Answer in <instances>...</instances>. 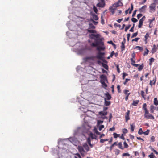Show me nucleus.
I'll return each mask as SVG.
<instances>
[{
	"label": "nucleus",
	"mask_w": 158,
	"mask_h": 158,
	"mask_svg": "<svg viewBox=\"0 0 158 158\" xmlns=\"http://www.w3.org/2000/svg\"><path fill=\"white\" fill-rule=\"evenodd\" d=\"M91 29H88L87 31L89 33H96L97 32L96 30H91Z\"/></svg>",
	"instance_id": "obj_22"
},
{
	"label": "nucleus",
	"mask_w": 158,
	"mask_h": 158,
	"mask_svg": "<svg viewBox=\"0 0 158 158\" xmlns=\"http://www.w3.org/2000/svg\"><path fill=\"white\" fill-rule=\"evenodd\" d=\"M102 39H103L102 38L99 39V38L95 39V43H91L90 44V46L92 47H96L98 46H103L104 45V43L103 41H102Z\"/></svg>",
	"instance_id": "obj_2"
},
{
	"label": "nucleus",
	"mask_w": 158,
	"mask_h": 158,
	"mask_svg": "<svg viewBox=\"0 0 158 158\" xmlns=\"http://www.w3.org/2000/svg\"><path fill=\"white\" fill-rule=\"evenodd\" d=\"M114 137V138H117V137H120V135L119 134H117L115 133H114L113 134Z\"/></svg>",
	"instance_id": "obj_30"
},
{
	"label": "nucleus",
	"mask_w": 158,
	"mask_h": 158,
	"mask_svg": "<svg viewBox=\"0 0 158 158\" xmlns=\"http://www.w3.org/2000/svg\"><path fill=\"white\" fill-rule=\"evenodd\" d=\"M131 130V132H133L134 130L135 126L133 124H130Z\"/></svg>",
	"instance_id": "obj_31"
},
{
	"label": "nucleus",
	"mask_w": 158,
	"mask_h": 158,
	"mask_svg": "<svg viewBox=\"0 0 158 158\" xmlns=\"http://www.w3.org/2000/svg\"><path fill=\"white\" fill-rule=\"evenodd\" d=\"M146 107H147V105H146V103H144L143 106V109L144 110L145 113H148V111L147 110Z\"/></svg>",
	"instance_id": "obj_19"
},
{
	"label": "nucleus",
	"mask_w": 158,
	"mask_h": 158,
	"mask_svg": "<svg viewBox=\"0 0 158 158\" xmlns=\"http://www.w3.org/2000/svg\"><path fill=\"white\" fill-rule=\"evenodd\" d=\"M155 107L154 106L152 105L150 106V111L151 113H153Z\"/></svg>",
	"instance_id": "obj_26"
},
{
	"label": "nucleus",
	"mask_w": 158,
	"mask_h": 158,
	"mask_svg": "<svg viewBox=\"0 0 158 158\" xmlns=\"http://www.w3.org/2000/svg\"><path fill=\"white\" fill-rule=\"evenodd\" d=\"M115 128L114 127H113L112 128H110L109 131H114L115 130Z\"/></svg>",
	"instance_id": "obj_64"
},
{
	"label": "nucleus",
	"mask_w": 158,
	"mask_h": 158,
	"mask_svg": "<svg viewBox=\"0 0 158 158\" xmlns=\"http://www.w3.org/2000/svg\"><path fill=\"white\" fill-rule=\"evenodd\" d=\"M130 79H127V78L126 79H125V81L123 83V84L124 85H126L127 84V82H128V81H130Z\"/></svg>",
	"instance_id": "obj_55"
},
{
	"label": "nucleus",
	"mask_w": 158,
	"mask_h": 158,
	"mask_svg": "<svg viewBox=\"0 0 158 158\" xmlns=\"http://www.w3.org/2000/svg\"><path fill=\"white\" fill-rule=\"evenodd\" d=\"M92 18L95 20H98V17L97 15L94 13L91 14Z\"/></svg>",
	"instance_id": "obj_17"
},
{
	"label": "nucleus",
	"mask_w": 158,
	"mask_h": 158,
	"mask_svg": "<svg viewBox=\"0 0 158 158\" xmlns=\"http://www.w3.org/2000/svg\"><path fill=\"white\" fill-rule=\"evenodd\" d=\"M131 21L134 23H136L138 21L137 20L136 18H133L131 19Z\"/></svg>",
	"instance_id": "obj_49"
},
{
	"label": "nucleus",
	"mask_w": 158,
	"mask_h": 158,
	"mask_svg": "<svg viewBox=\"0 0 158 158\" xmlns=\"http://www.w3.org/2000/svg\"><path fill=\"white\" fill-rule=\"evenodd\" d=\"M102 66L105 68L106 70H108V67L107 64H105L103 63H102Z\"/></svg>",
	"instance_id": "obj_25"
},
{
	"label": "nucleus",
	"mask_w": 158,
	"mask_h": 158,
	"mask_svg": "<svg viewBox=\"0 0 158 158\" xmlns=\"http://www.w3.org/2000/svg\"><path fill=\"white\" fill-rule=\"evenodd\" d=\"M131 64L132 65H133L135 62V61L134 60V59L131 58Z\"/></svg>",
	"instance_id": "obj_52"
},
{
	"label": "nucleus",
	"mask_w": 158,
	"mask_h": 158,
	"mask_svg": "<svg viewBox=\"0 0 158 158\" xmlns=\"http://www.w3.org/2000/svg\"><path fill=\"white\" fill-rule=\"evenodd\" d=\"M144 117L147 119H154V117L151 114H149L148 111V113H145V114L144 115Z\"/></svg>",
	"instance_id": "obj_4"
},
{
	"label": "nucleus",
	"mask_w": 158,
	"mask_h": 158,
	"mask_svg": "<svg viewBox=\"0 0 158 158\" xmlns=\"http://www.w3.org/2000/svg\"><path fill=\"white\" fill-rule=\"evenodd\" d=\"M123 132V134H125L128 132L127 130L125 128L123 129L122 130Z\"/></svg>",
	"instance_id": "obj_46"
},
{
	"label": "nucleus",
	"mask_w": 158,
	"mask_h": 158,
	"mask_svg": "<svg viewBox=\"0 0 158 158\" xmlns=\"http://www.w3.org/2000/svg\"><path fill=\"white\" fill-rule=\"evenodd\" d=\"M101 2L97 4V6L99 7H104L105 5V1L104 0H101Z\"/></svg>",
	"instance_id": "obj_6"
},
{
	"label": "nucleus",
	"mask_w": 158,
	"mask_h": 158,
	"mask_svg": "<svg viewBox=\"0 0 158 158\" xmlns=\"http://www.w3.org/2000/svg\"><path fill=\"white\" fill-rule=\"evenodd\" d=\"M103 121H101V120H98L97 121V124L98 125H99L101 124L102 123H103Z\"/></svg>",
	"instance_id": "obj_57"
},
{
	"label": "nucleus",
	"mask_w": 158,
	"mask_h": 158,
	"mask_svg": "<svg viewBox=\"0 0 158 158\" xmlns=\"http://www.w3.org/2000/svg\"><path fill=\"white\" fill-rule=\"evenodd\" d=\"M90 137L92 139H96V136L95 135H94L92 133L91 134Z\"/></svg>",
	"instance_id": "obj_42"
},
{
	"label": "nucleus",
	"mask_w": 158,
	"mask_h": 158,
	"mask_svg": "<svg viewBox=\"0 0 158 158\" xmlns=\"http://www.w3.org/2000/svg\"><path fill=\"white\" fill-rule=\"evenodd\" d=\"M154 61V59L153 58H151L149 59V64L150 65L152 64V63Z\"/></svg>",
	"instance_id": "obj_34"
},
{
	"label": "nucleus",
	"mask_w": 158,
	"mask_h": 158,
	"mask_svg": "<svg viewBox=\"0 0 158 158\" xmlns=\"http://www.w3.org/2000/svg\"><path fill=\"white\" fill-rule=\"evenodd\" d=\"M89 27L88 29H94L95 28V27L94 26L92 23H89Z\"/></svg>",
	"instance_id": "obj_21"
},
{
	"label": "nucleus",
	"mask_w": 158,
	"mask_h": 158,
	"mask_svg": "<svg viewBox=\"0 0 158 158\" xmlns=\"http://www.w3.org/2000/svg\"><path fill=\"white\" fill-rule=\"evenodd\" d=\"M131 25L130 24L128 25L127 26H126L125 29V31H127L130 28Z\"/></svg>",
	"instance_id": "obj_41"
},
{
	"label": "nucleus",
	"mask_w": 158,
	"mask_h": 158,
	"mask_svg": "<svg viewBox=\"0 0 158 158\" xmlns=\"http://www.w3.org/2000/svg\"><path fill=\"white\" fill-rule=\"evenodd\" d=\"M123 144L124 145V148H128V145L126 143V141H124L123 143Z\"/></svg>",
	"instance_id": "obj_43"
},
{
	"label": "nucleus",
	"mask_w": 158,
	"mask_h": 158,
	"mask_svg": "<svg viewBox=\"0 0 158 158\" xmlns=\"http://www.w3.org/2000/svg\"><path fill=\"white\" fill-rule=\"evenodd\" d=\"M130 93H128V95L126 96V97H125V100L126 101H127L128 100L129 96L130 95Z\"/></svg>",
	"instance_id": "obj_59"
},
{
	"label": "nucleus",
	"mask_w": 158,
	"mask_h": 158,
	"mask_svg": "<svg viewBox=\"0 0 158 158\" xmlns=\"http://www.w3.org/2000/svg\"><path fill=\"white\" fill-rule=\"evenodd\" d=\"M99 36L100 35L98 34H91L89 35L90 38L92 39H94V40L95 39L98 38H99Z\"/></svg>",
	"instance_id": "obj_9"
},
{
	"label": "nucleus",
	"mask_w": 158,
	"mask_h": 158,
	"mask_svg": "<svg viewBox=\"0 0 158 158\" xmlns=\"http://www.w3.org/2000/svg\"><path fill=\"white\" fill-rule=\"evenodd\" d=\"M146 51H145L143 55L144 56L147 55L149 52V51L148 50L147 48H146Z\"/></svg>",
	"instance_id": "obj_53"
},
{
	"label": "nucleus",
	"mask_w": 158,
	"mask_h": 158,
	"mask_svg": "<svg viewBox=\"0 0 158 158\" xmlns=\"http://www.w3.org/2000/svg\"><path fill=\"white\" fill-rule=\"evenodd\" d=\"M125 44V42H122L121 43L122 45L121 46V49L122 51H123L124 50L125 48V46L124 45V44Z\"/></svg>",
	"instance_id": "obj_24"
},
{
	"label": "nucleus",
	"mask_w": 158,
	"mask_h": 158,
	"mask_svg": "<svg viewBox=\"0 0 158 158\" xmlns=\"http://www.w3.org/2000/svg\"><path fill=\"white\" fill-rule=\"evenodd\" d=\"M143 22L139 21L138 27L139 28H141L143 25Z\"/></svg>",
	"instance_id": "obj_47"
},
{
	"label": "nucleus",
	"mask_w": 158,
	"mask_h": 158,
	"mask_svg": "<svg viewBox=\"0 0 158 158\" xmlns=\"http://www.w3.org/2000/svg\"><path fill=\"white\" fill-rule=\"evenodd\" d=\"M104 95L106 97L105 98H106V100H110L111 99V96L108 92H107L106 93L104 94Z\"/></svg>",
	"instance_id": "obj_11"
},
{
	"label": "nucleus",
	"mask_w": 158,
	"mask_h": 158,
	"mask_svg": "<svg viewBox=\"0 0 158 158\" xmlns=\"http://www.w3.org/2000/svg\"><path fill=\"white\" fill-rule=\"evenodd\" d=\"M93 10L94 11V12L96 13V14L97 13V12H98V9L97 8L94 6H93Z\"/></svg>",
	"instance_id": "obj_37"
},
{
	"label": "nucleus",
	"mask_w": 158,
	"mask_h": 158,
	"mask_svg": "<svg viewBox=\"0 0 158 158\" xmlns=\"http://www.w3.org/2000/svg\"><path fill=\"white\" fill-rule=\"evenodd\" d=\"M147 7V6L146 5H145L144 6H143L141 8L139 9V10L140 12H144L146 8Z\"/></svg>",
	"instance_id": "obj_14"
},
{
	"label": "nucleus",
	"mask_w": 158,
	"mask_h": 158,
	"mask_svg": "<svg viewBox=\"0 0 158 158\" xmlns=\"http://www.w3.org/2000/svg\"><path fill=\"white\" fill-rule=\"evenodd\" d=\"M117 145V144L116 142H115L114 143L112 144L110 147V150H112V149L113 148V147H114V145Z\"/></svg>",
	"instance_id": "obj_36"
},
{
	"label": "nucleus",
	"mask_w": 158,
	"mask_h": 158,
	"mask_svg": "<svg viewBox=\"0 0 158 158\" xmlns=\"http://www.w3.org/2000/svg\"><path fill=\"white\" fill-rule=\"evenodd\" d=\"M105 54V53L104 52H98L96 56V57H93L94 58H97L99 59L104 62L106 63L107 62L106 61V60L103 57V56H104Z\"/></svg>",
	"instance_id": "obj_3"
},
{
	"label": "nucleus",
	"mask_w": 158,
	"mask_h": 158,
	"mask_svg": "<svg viewBox=\"0 0 158 158\" xmlns=\"http://www.w3.org/2000/svg\"><path fill=\"white\" fill-rule=\"evenodd\" d=\"M105 81H103L102 82H100L102 84V85L103 87L104 88H106L107 87V85L105 83Z\"/></svg>",
	"instance_id": "obj_35"
},
{
	"label": "nucleus",
	"mask_w": 158,
	"mask_h": 158,
	"mask_svg": "<svg viewBox=\"0 0 158 158\" xmlns=\"http://www.w3.org/2000/svg\"><path fill=\"white\" fill-rule=\"evenodd\" d=\"M117 88L118 90V92L120 93L121 92V90L120 89V86L119 85H118L117 86Z\"/></svg>",
	"instance_id": "obj_50"
},
{
	"label": "nucleus",
	"mask_w": 158,
	"mask_h": 158,
	"mask_svg": "<svg viewBox=\"0 0 158 158\" xmlns=\"http://www.w3.org/2000/svg\"><path fill=\"white\" fill-rule=\"evenodd\" d=\"M118 147L120 149L123 150L124 149V148L123 147L122 144L121 142H119L118 144Z\"/></svg>",
	"instance_id": "obj_27"
},
{
	"label": "nucleus",
	"mask_w": 158,
	"mask_h": 158,
	"mask_svg": "<svg viewBox=\"0 0 158 158\" xmlns=\"http://www.w3.org/2000/svg\"><path fill=\"white\" fill-rule=\"evenodd\" d=\"M104 100H105V105L106 106H108L110 104H111L110 102L107 101L106 98H104Z\"/></svg>",
	"instance_id": "obj_23"
},
{
	"label": "nucleus",
	"mask_w": 158,
	"mask_h": 158,
	"mask_svg": "<svg viewBox=\"0 0 158 158\" xmlns=\"http://www.w3.org/2000/svg\"><path fill=\"white\" fill-rule=\"evenodd\" d=\"M157 48L155 44L153 45V47L152 48L151 52L152 54L155 53L157 51Z\"/></svg>",
	"instance_id": "obj_13"
},
{
	"label": "nucleus",
	"mask_w": 158,
	"mask_h": 158,
	"mask_svg": "<svg viewBox=\"0 0 158 158\" xmlns=\"http://www.w3.org/2000/svg\"><path fill=\"white\" fill-rule=\"evenodd\" d=\"M102 47L97 46V50L99 52H100L101 51H104L105 49V47L104 46H102Z\"/></svg>",
	"instance_id": "obj_12"
},
{
	"label": "nucleus",
	"mask_w": 158,
	"mask_h": 158,
	"mask_svg": "<svg viewBox=\"0 0 158 158\" xmlns=\"http://www.w3.org/2000/svg\"><path fill=\"white\" fill-rule=\"evenodd\" d=\"M123 79H124L125 78V77L126 76H127L128 74L126 73H123Z\"/></svg>",
	"instance_id": "obj_58"
},
{
	"label": "nucleus",
	"mask_w": 158,
	"mask_h": 158,
	"mask_svg": "<svg viewBox=\"0 0 158 158\" xmlns=\"http://www.w3.org/2000/svg\"><path fill=\"white\" fill-rule=\"evenodd\" d=\"M149 131L150 130H149L148 129L146 131L144 132L143 134L145 135H147L149 134Z\"/></svg>",
	"instance_id": "obj_44"
},
{
	"label": "nucleus",
	"mask_w": 158,
	"mask_h": 158,
	"mask_svg": "<svg viewBox=\"0 0 158 158\" xmlns=\"http://www.w3.org/2000/svg\"><path fill=\"white\" fill-rule=\"evenodd\" d=\"M129 91L128 90L125 89L123 90V92L124 94L126 95V96L128 95V92Z\"/></svg>",
	"instance_id": "obj_48"
},
{
	"label": "nucleus",
	"mask_w": 158,
	"mask_h": 158,
	"mask_svg": "<svg viewBox=\"0 0 158 158\" xmlns=\"http://www.w3.org/2000/svg\"><path fill=\"white\" fill-rule=\"evenodd\" d=\"M115 153L116 155H118L120 153V151L118 149H116L115 150Z\"/></svg>",
	"instance_id": "obj_38"
},
{
	"label": "nucleus",
	"mask_w": 158,
	"mask_h": 158,
	"mask_svg": "<svg viewBox=\"0 0 158 158\" xmlns=\"http://www.w3.org/2000/svg\"><path fill=\"white\" fill-rule=\"evenodd\" d=\"M121 0H119L118 2L114 3L109 8V10L111 12L112 14H114V11L116 9L117 7L123 5Z\"/></svg>",
	"instance_id": "obj_1"
},
{
	"label": "nucleus",
	"mask_w": 158,
	"mask_h": 158,
	"mask_svg": "<svg viewBox=\"0 0 158 158\" xmlns=\"http://www.w3.org/2000/svg\"><path fill=\"white\" fill-rule=\"evenodd\" d=\"M83 146L84 148L85 149V150H86L87 151H89V148L87 143H84L83 145Z\"/></svg>",
	"instance_id": "obj_18"
},
{
	"label": "nucleus",
	"mask_w": 158,
	"mask_h": 158,
	"mask_svg": "<svg viewBox=\"0 0 158 158\" xmlns=\"http://www.w3.org/2000/svg\"><path fill=\"white\" fill-rule=\"evenodd\" d=\"M133 5L132 4H131V8L130 10L129 11V13L131 14V13L132 11L133 10Z\"/></svg>",
	"instance_id": "obj_40"
},
{
	"label": "nucleus",
	"mask_w": 158,
	"mask_h": 158,
	"mask_svg": "<svg viewBox=\"0 0 158 158\" xmlns=\"http://www.w3.org/2000/svg\"><path fill=\"white\" fill-rule=\"evenodd\" d=\"M130 114V111L127 110L126 113V114L125 116V121L126 122H127L128 120L130 119V118L129 116Z\"/></svg>",
	"instance_id": "obj_10"
},
{
	"label": "nucleus",
	"mask_w": 158,
	"mask_h": 158,
	"mask_svg": "<svg viewBox=\"0 0 158 158\" xmlns=\"http://www.w3.org/2000/svg\"><path fill=\"white\" fill-rule=\"evenodd\" d=\"M143 15L142 14H139L137 15V18L138 19H139L140 17L142 16Z\"/></svg>",
	"instance_id": "obj_60"
},
{
	"label": "nucleus",
	"mask_w": 158,
	"mask_h": 158,
	"mask_svg": "<svg viewBox=\"0 0 158 158\" xmlns=\"http://www.w3.org/2000/svg\"><path fill=\"white\" fill-rule=\"evenodd\" d=\"M144 67L143 64H142L141 65H140L138 68L139 71H141L142 70Z\"/></svg>",
	"instance_id": "obj_33"
},
{
	"label": "nucleus",
	"mask_w": 158,
	"mask_h": 158,
	"mask_svg": "<svg viewBox=\"0 0 158 158\" xmlns=\"http://www.w3.org/2000/svg\"><path fill=\"white\" fill-rule=\"evenodd\" d=\"M141 94L142 97L145 99V95H144V92L143 91H141Z\"/></svg>",
	"instance_id": "obj_39"
},
{
	"label": "nucleus",
	"mask_w": 158,
	"mask_h": 158,
	"mask_svg": "<svg viewBox=\"0 0 158 158\" xmlns=\"http://www.w3.org/2000/svg\"><path fill=\"white\" fill-rule=\"evenodd\" d=\"M129 156L130 154L128 153H124L122 154L123 156Z\"/></svg>",
	"instance_id": "obj_51"
},
{
	"label": "nucleus",
	"mask_w": 158,
	"mask_h": 158,
	"mask_svg": "<svg viewBox=\"0 0 158 158\" xmlns=\"http://www.w3.org/2000/svg\"><path fill=\"white\" fill-rule=\"evenodd\" d=\"M104 127V126L103 125H101L99 127V130L101 131L103 128Z\"/></svg>",
	"instance_id": "obj_56"
},
{
	"label": "nucleus",
	"mask_w": 158,
	"mask_h": 158,
	"mask_svg": "<svg viewBox=\"0 0 158 158\" xmlns=\"http://www.w3.org/2000/svg\"><path fill=\"white\" fill-rule=\"evenodd\" d=\"M136 48H138L139 50L141 51H142L143 50V48H142V47H140L139 46H137L136 47Z\"/></svg>",
	"instance_id": "obj_61"
},
{
	"label": "nucleus",
	"mask_w": 158,
	"mask_h": 158,
	"mask_svg": "<svg viewBox=\"0 0 158 158\" xmlns=\"http://www.w3.org/2000/svg\"><path fill=\"white\" fill-rule=\"evenodd\" d=\"M137 35H138L137 32H136L133 33L131 36V38H133L134 37L136 36H137Z\"/></svg>",
	"instance_id": "obj_54"
},
{
	"label": "nucleus",
	"mask_w": 158,
	"mask_h": 158,
	"mask_svg": "<svg viewBox=\"0 0 158 158\" xmlns=\"http://www.w3.org/2000/svg\"><path fill=\"white\" fill-rule=\"evenodd\" d=\"M149 37V34L148 33H147L145 36V41L146 43H147V40Z\"/></svg>",
	"instance_id": "obj_28"
},
{
	"label": "nucleus",
	"mask_w": 158,
	"mask_h": 158,
	"mask_svg": "<svg viewBox=\"0 0 158 158\" xmlns=\"http://www.w3.org/2000/svg\"><path fill=\"white\" fill-rule=\"evenodd\" d=\"M148 156L150 158H154V157L155 156L154 154L152 152L151 153L150 155Z\"/></svg>",
	"instance_id": "obj_45"
},
{
	"label": "nucleus",
	"mask_w": 158,
	"mask_h": 158,
	"mask_svg": "<svg viewBox=\"0 0 158 158\" xmlns=\"http://www.w3.org/2000/svg\"><path fill=\"white\" fill-rule=\"evenodd\" d=\"M77 148L81 155L84 154L85 151L84 150L83 146H78Z\"/></svg>",
	"instance_id": "obj_7"
},
{
	"label": "nucleus",
	"mask_w": 158,
	"mask_h": 158,
	"mask_svg": "<svg viewBox=\"0 0 158 158\" xmlns=\"http://www.w3.org/2000/svg\"><path fill=\"white\" fill-rule=\"evenodd\" d=\"M100 77L101 79L100 82H102L103 81L107 82V77L105 75H101L100 76Z\"/></svg>",
	"instance_id": "obj_8"
},
{
	"label": "nucleus",
	"mask_w": 158,
	"mask_h": 158,
	"mask_svg": "<svg viewBox=\"0 0 158 158\" xmlns=\"http://www.w3.org/2000/svg\"><path fill=\"white\" fill-rule=\"evenodd\" d=\"M98 114H99L100 115L106 116L107 115V112L106 111L103 112V111H101L99 112Z\"/></svg>",
	"instance_id": "obj_20"
},
{
	"label": "nucleus",
	"mask_w": 158,
	"mask_h": 158,
	"mask_svg": "<svg viewBox=\"0 0 158 158\" xmlns=\"http://www.w3.org/2000/svg\"><path fill=\"white\" fill-rule=\"evenodd\" d=\"M139 102V100H134L133 101V103L131 104L132 106H136L138 104Z\"/></svg>",
	"instance_id": "obj_16"
},
{
	"label": "nucleus",
	"mask_w": 158,
	"mask_h": 158,
	"mask_svg": "<svg viewBox=\"0 0 158 158\" xmlns=\"http://www.w3.org/2000/svg\"><path fill=\"white\" fill-rule=\"evenodd\" d=\"M101 23L102 24H104V19H103L102 16H101Z\"/></svg>",
	"instance_id": "obj_62"
},
{
	"label": "nucleus",
	"mask_w": 158,
	"mask_h": 158,
	"mask_svg": "<svg viewBox=\"0 0 158 158\" xmlns=\"http://www.w3.org/2000/svg\"><path fill=\"white\" fill-rule=\"evenodd\" d=\"M156 77H155L154 79L152 81V80L150 81V85L151 86H152V85L153 84V85L155 84V83L156 81Z\"/></svg>",
	"instance_id": "obj_15"
},
{
	"label": "nucleus",
	"mask_w": 158,
	"mask_h": 158,
	"mask_svg": "<svg viewBox=\"0 0 158 158\" xmlns=\"http://www.w3.org/2000/svg\"><path fill=\"white\" fill-rule=\"evenodd\" d=\"M154 103L155 105L157 106L158 105V100H157L156 98H154Z\"/></svg>",
	"instance_id": "obj_29"
},
{
	"label": "nucleus",
	"mask_w": 158,
	"mask_h": 158,
	"mask_svg": "<svg viewBox=\"0 0 158 158\" xmlns=\"http://www.w3.org/2000/svg\"><path fill=\"white\" fill-rule=\"evenodd\" d=\"M156 4L155 3H153L149 6L150 12L152 13L154 12L155 10Z\"/></svg>",
	"instance_id": "obj_5"
},
{
	"label": "nucleus",
	"mask_w": 158,
	"mask_h": 158,
	"mask_svg": "<svg viewBox=\"0 0 158 158\" xmlns=\"http://www.w3.org/2000/svg\"><path fill=\"white\" fill-rule=\"evenodd\" d=\"M144 132L143 131L142 128H140L138 131V133L139 135H142L143 134Z\"/></svg>",
	"instance_id": "obj_32"
},
{
	"label": "nucleus",
	"mask_w": 158,
	"mask_h": 158,
	"mask_svg": "<svg viewBox=\"0 0 158 158\" xmlns=\"http://www.w3.org/2000/svg\"><path fill=\"white\" fill-rule=\"evenodd\" d=\"M139 39V38H136L132 40V42L134 41L137 42V41H138V40Z\"/></svg>",
	"instance_id": "obj_63"
}]
</instances>
